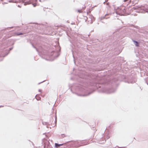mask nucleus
Listing matches in <instances>:
<instances>
[{"instance_id": "nucleus-1", "label": "nucleus", "mask_w": 148, "mask_h": 148, "mask_svg": "<svg viewBox=\"0 0 148 148\" xmlns=\"http://www.w3.org/2000/svg\"><path fill=\"white\" fill-rule=\"evenodd\" d=\"M87 80L84 81L83 83L79 84L77 90L81 93H76L81 96H87L92 93L95 90L98 89L100 92L110 94L115 92L116 89L115 85L112 82L105 77H100L96 75H91L87 77Z\"/></svg>"}, {"instance_id": "nucleus-2", "label": "nucleus", "mask_w": 148, "mask_h": 148, "mask_svg": "<svg viewBox=\"0 0 148 148\" xmlns=\"http://www.w3.org/2000/svg\"><path fill=\"white\" fill-rule=\"evenodd\" d=\"M132 10H136L135 12L139 13H144L148 12V6L147 5L135 6L132 8Z\"/></svg>"}, {"instance_id": "nucleus-3", "label": "nucleus", "mask_w": 148, "mask_h": 148, "mask_svg": "<svg viewBox=\"0 0 148 148\" xmlns=\"http://www.w3.org/2000/svg\"><path fill=\"white\" fill-rule=\"evenodd\" d=\"M60 55L59 51H53L51 53H48L47 56L49 58L46 59V60H48L53 61L58 57Z\"/></svg>"}, {"instance_id": "nucleus-4", "label": "nucleus", "mask_w": 148, "mask_h": 148, "mask_svg": "<svg viewBox=\"0 0 148 148\" xmlns=\"http://www.w3.org/2000/svg\"><path fill=\"white\" fill-rule=\"evenodd\" d=\"M40 28V30L41 29L42 30L41 32H39L40 33L42 34H46L45 32V31L49 32L51 27L50 26H47V25L45 24H40L39 25L38 27V29H39Z\"/></svg>"}, {"instance_id": "nucleus-5", "label": "nucleus", "mask_w": 148, "mask_h": 148, "mask_svg": "<svg viewBox=\"0 0 148 148\" xmlns=\"http://www.w3.org/2000/svg\"><path fill=\"white\" fill-rule=\"evenodd\" d=\"M129 37L131 38H134L135 39H137L138 38H142L143 36L134 30L132 31L130 33H129Z\"/></svg>"}, {"instance_id": "nucleus-6", "label": "nucleus", "mask_w": 148, "mask_h": 148, "mask_svg": "<svg viewBox=\"0 0 148 148\" xmlns=\"http://www.w3.org/2000/svg\"><path fill=\"white\" fill-rule=\"evenodd\" d=\"M90 12L89 11L88 12H87V16L84 18V19L85 22H87L88 24H91L95 20L94 17L91 14H88Z\"/></svg>"}, {"instance_id": "nucleus-7", "label": "nucleus", "mask_w": 148, "mask_h": 148, "mask_svg": "<svg viewBox=\"0 0 148 148\" xmlns=\"http://www.w3.org/2000/svg\"><path fill=\"white\" fill-rule=\"evenodd\" d=\"M115 12L116 14L120 15H125L126 14L125 7L123 6L118 7L117 10H116Z\"/></svg>"}, {"instance_id": "nucleus-8", "label": "nucleus", "mask_w": 148, "mask_h": 148, "mask_svg": "<svg viewBox=\"0 0 148 148\" xmlns=\"http://www.w3.org/2000/svg\"><path fill=\"white\" fill-rule=\"evenodd\" d=\"M71 142V145L74 146H75V147H78L81 146H83L84 145H86L88 144V142L85 141L84 142L82 143V144L79 143V142L78 140L75 141H69L67 142V143H68L69 142Z\"/></svg>"}, {"instance_id": "nucleus-9", "label": "nucleus", "mask_w": 148, "mask_h": 148, "mask_svg": "<svg viewBox=\"0 0 148 148\" xmlns=\"http://www.w3.org/2000/svg\"><path fill=\"white\" fill-rule=\"evenodd\" d=\"M13 48V47H11L8 49H6L5 51H6V52L5 53V54H4V53H3L1 54H0V61H2L3 60V57H5L7 56L8 53H9L10 51Z\"/></svg>"}, {"instance_id": "nucleus-10", "label": "nucleus", "mask_w": 148, "mask_h": 148, "mask_svg": "<svg viewBox=\"0 0 148 148\" xmlns=\"http://www.w3.org/2000/svg\"><path fill=\"white\" fill-rule=\"evenodd\" d=\"M109 15L108 14H106L104 16H102L100 18H99V20L101 21V22L103 23V22L102 21L104 19H107L108 18H109V17H106V16H108Z\"/></svg>"}, {"instance_id": "nucleus-11", "label": "nucleus", "mask_w": 148, "mask_h": 148, "mask_svg": "<svg viewBox=\"0 0 148 148\" xmlns=\"http://www.w3.org/2000/svg\"><path fill=\"white\" fill-rule=\"evenodd\" d=\"M132 41L134 42L135 45L136 47L139 46V42H138L134 40L133 38H131Z\"/></svg>"}, {"instance_id": "nucleus-12", "label": "nucleus", "mask_w": 148, "mask_h": 148, "mask_svg": "<svg viewBox=\"0 0 148 148\" xmlns=\"http://www.w3.org/2000/svg\"><path fill=\"white\" fill-rule=\"evenodd\" d=\"M49 123H50L51 122L49 123L46 122H42V123L44 125H46L47 126V127L48 128L49 127H48V125H50Z\"/></svg>"}, {"instance_id": "nucleus-13", "label": "nucleus", "mask_w": 148, "mask_h": 148, "mask_svg": "<svg viewBox=\"0 0 148 148\" xmlns=\"http://www.w3.org/2000/svg\"><path fill=\"white\" fill-rule=\"evenodd\" d=\"M32 0H30L29 1H27V2H26L24 4V5H26L27 4H30L32 3Z\"/></svg>"}, {"instance_id": "nucleus-14", "label": "nucleus", "mask_w": 148, "mask_h": 148, "mask_svg": "<svg viewBox=\"0 0 148 148\" xmlns=\"http://www.w3.org/2000/svg\"><path fill=\"white\" fill-rule=\"evenodd\" d=\"M35 98L37 100H39L41 98L40 97L36 95L35 96Z\"/></svg>"}, {"instance_id": "nucleus-15", "label": "nucleus", "mask_w": 148, "mask_h": 148, "mask_svg": "<svg viewBox=\"0 0 148 148\" xmlns=\"http://www.w3.org/2000/svg\"><path fill=\"white\" fill-rule=\"evenodd\" d=\"M60 145L59 144H58L57 143H55V148H58V147H59Z\"/></svg>"}, {"instance_id": "nucleus-16", "label": "nucleus", "mask_w": 148, "mask_h": 148, "mask_svg": "<svg viewBox=\"0 0 148 148\" xmlns=\"http://www.w3.org/2000/svg\"><path fill=\"white\" fill-rule=\"evenodd\" d=\"M32 46L34 48H35V49H36V51H37V52H38L39 53V55H40V56H41V55H40V53H39V51H38V50L37 49V48H36L35 47V46L34 45H33V44H32Z\"/></svg>"}, {"instance_id": "nucleus-17", "label": "nucleus", "mask_w": 148, "mask_h": 148, "mask_svg": "<svg viewBox=\"0 0 148 148\" xmlns=\"http://www.w3.org/2000/svg\"><path fill=\"white\" fill-rule=\"evenodd\" d=\"M23 34L21 32L16 33H15V34L17 36H19L20 35Z\"/></svg>"}, {"instance_id": "nucleus-18", "label": "nucleus", "mask_w": 148, "mask_h": 148, "mask_svg": "<svg viewBox=\"0 0 148 148\" xmlns=\"http://www.w3.org/2000/svg\"><path fill=\"white\" fill-rule=\"evenodd\" d=\"M10 3H16L15 1H14L13 0H9L8 1Z\"/></svg>"}, {"instance_id": "nucleus-19", "label": "nucleus", "mask_w": 148, "mask_h": 148, "mask_svg": "<svg viewBox=\"0 0 148 148\" xmlns=\"http://www.w3.org/2000/svg\"><path fill=\"white\" fill-rule=\"evenodd\" d=\"M32 5H33V6L34 7H36V5H37V4H36V3H33Z\"/></svg>"}, {"instance_id": "nucleus-20", "label": "nucleus", "mask_w": 148, "mask_h": 148, "mask_svg": "<svg viewBox=\"0 0 148 148\" xmlns=\"http://www.w3.org/2000/svg\"><path fill=\"white\" fill-rule=\"evenodd\" d=\"M55 122L56 123H56H57V117H56H56H55Z\"/></svg>"}, {"instance_id": "nucleus-21", "label": "nucleus", "mask_w": 148, "mask_h": 148, "mask_svg": "<svg viewBox=\"0 0 148 148\" xmlns=\"http://www.w3.org/2000/svg\"><path fill=\"white\" fill-rule=\"evenodd\" d=\"M65 144H66V143H63V144H59V145H60V146L63 145Z\"/></svg>"}, {"instance_id": "nucleus-22", "label": "nucleus", "mask_w": 148, "mask_h": 148, "mask_svg": "<svg viewBox=\"0 0 148 148\" xmlns=\"http://www.w3.org/2000/svg\"><path fill=\"white\" fill-rule=\"evenodd\" d=\"M119 33V32H116L115 33L114 32H113V34H118V33Z\"/></svg>"}, {"instance_id": "nucleus-23", "label": "nucleus", "mask_w": 148, "mask_h": 148, "mask_svg": "<svg viewBox=\"0 0 148 148\" xmlns=\"http://www.w3.org/2000/svg\"><path fill=\"white\" fill-rule=\"evenodd\" d=\"M78 12L79 13H81V10H78Z\"/></svg>"}, {"instance_id": "nucleus-24", "label": "nucleus", "mask_w": 148, "mask_h": 148, "mask_svg": "<svg viewBox=\"0 0 148 148\" xmlns=\"http://www.w3.org/2000/svg\"><path fill=\"white\" fill-rule=\"evenodd\" d=\"M62 136L63 137H64L65 136V135L64 134H62Z\"/></svg>"}, {"instance_id": "nucleus-25", "label": "nucleus", "mask_w": 148, "mask_h": 148, "mask_svg": "<svg viewBox=\"0 0 148 148\" xmlns=\"http://www.w3.org/2000/svg\"><path fill=\"white\" fill-rule=\"evenodd\" d=\"M38 91L40 92H42V90L41 89H39L38 90Z\"/></svg>"}, {"instance_id": "nucleus-26", "label": "nucleus", "mask_w": 148, "mask_h": 148, "mask_svg": "<svg viewBox=\"0 0 148 148\" xmlns=\"http://www.w3.org/2000/svg\"><path fill=\"white\" fill-rule=\"evenodd\" d=\"M136 80H135L134 82H131V83H134L135 82H136Z\"/></svg>"}, {"instance_id": "nucleus-27", "label": "nucleus", "mask_w": 148, "mask_h": 148, "mask_svg": "<svg viewBox=\"0 0 148 148\" xmlns=\"http://www.w3.org/2000/svg\"><path fill=\"white\" fill-rule=\"evenodd\" d=\"M113 37H114L113 39H115L116 38H117V36H116V37L114 36Z\"/></svg>"}, {"instance_id": "nucleus-28", "label": "nucleus", "mask_w": 148, "mask_h": 148, "mask_svg": "<svg viewBox=\"0 0 148 148\" xmlns=\"http://www.w3.org/2000/svg\"><path fill=\"white\" fill-rule=\"evenodd\" d=\"M129 0H124V2H125L127 1H128Z\"/></svg>"}, {"instance_id": "nucleus-29", "label": "nucleus", "mask_w": 148, "mask_h": 148, "mask_svg": "<svg viewBox=\"0 0 148 148\" xmlns=\"http://www.w3.org/2000/svg\"><path fill=\"white\" fill-rule=\"evenodd\" d=\"M18 7H19V8H21V6H20V5H18Z\"/></svg>"}, {"instance_id": "nucleus-30", "label": "nucleus", "mask_w": 148, "mask_h": 148, "mask_svg": "<svg viewBox=\"0 0 148 148\" xmlns=\"http://www.w3.org/2000/svg\"><path fill=\"white\" fill-rule=\"evenodd\" d=\"M44 81H42V82H40V83H38V84H40L41 83H42V82H43Z\"/></svg>"}, {"instance_id": "nucleus-31", "label": "nucleus", "mask_w": 148, "mask_h": 148, "mask_svg": "<svg viewBox=\"0 0 148 148\" xmlns=\"http://www.w3.org/2000/svg\"><path fill=\"white\" fill-rule=\"evenodd\" d=\"M73 57L74 59V57L73 55ZM74 62H75V60H74Z\"/></svg>"}, {"instance_id": "nucleus-32", "label": "nucleus", "mask_w": 148, "mask_h": 148, "mask_svg": "<svg viewBox=\"0 0 148 148\" xmlns=\"http://www.w3.org/2000/svg\"><path fill=\"white\" fill-rule=\"evenodd\" d=\"M3 107V106H0V107Z\"/></svg>"}, {"instance_id": "nucleus-33", "label": "nucleus", "mask_w": 148, "mask_h": 148, "mask_svg": "<svg viewBox=\"0 0 148 148\" xmlns=\"http://www.w3.org/2000/svg\"><path fill=\"white\" fill-rule=\"evenodd\" d=\"M13 27H10V28H13Z\"/></svg>"}, {"instance_id": "nucleus-34", "label": "nucleus", "mask_w": 148, "mask_h": 148, "mask_svg": "<svg viewBox=\"0 0 148 148\" xmlns=\"http://www.w3.org/2000/svg\"><path fill=\"white\" fill-rule=\"evenodd\" d=\"M82 8H83L84 9L85 8V7H84V8L83 7Z\"/></svg>"}, {"instance_id": "nucleus-35", "label": "nucleus", "mask_w": 148, "mask_h": 148, "mask_svg": "<svg viewBox=\"0 0 148 148\" xmlns=\"http://www.w3.org/2000/svg\"><path fill=\"white\" fill-rule=\"evenodd\" d=\"M106 1L105 2H103V3H104V4H105V3Z\"/></svg>"}, {"instance_id": "nucleus-36", "label": "nucleus", "mask_w": 148, "mask_h": 148, "mask_svg": "<svg viewBox=\"0 0 148 148\" xmlns=\"http://www.w3.org/2000/svg\"><path fill=\"white\" fill-rule=\"evenodd\" d=\"M136 15H136V14H134V16H136Z\"/></svg>"}, {"instance_id": "nucleus-37", "label": "nucleus", "mask_w": 148, "mask_h": 148, "mask_svg": "<svg viewBox=\"0 0 148 148\" xmlns=\"http://www.w3.org/2000/svg\"><path fill=\"white\" fill-rule=\"evenodd\" d=\"M42 55H45V54H43V53H42Z\"/></svg>"}, {"instance_id": "nucleus-38", "label": "nucleus", "mask_w": 148, "mask_h": 148, "mask_svg": "<svg viewBox=\"0 0 148 148\" xmlns=\"http://www.w3.org/2000/svg\"><path fill=\"white\" fill-rule=\"evenodd\" d=\"M41 57H42V58H43V56H41Z\"/></svg>"}, {"instance_id": "nucleus-39", "label": "nucleus", "mask_w": 148, "mask_h": 148, "mask_svg": "<svg viewBox=\"0 0 148 148\" xmlns=\"http://www.w3.org/2000/svg\"><path fill=\"white\" fill-rule=\"evenodd\" d=\"M14 44V43H13L12 44V45H13Z\"/></svg>"}, {"instance_id": "nucleus-40", "label": "nucleus", "mask_w": 148, "mask_h": 148, "mask_svg": "<svg viewBox=\"0 0 148 148\" xmlns=\"http://www.w3.org/2000/svg\"><path fill=\"white\" fill-rule=\"evenodd\" d=\"M108 3H107V5H108Z\"/></svg>"}, {"instance_id": "nucleus-41", "label": "nucleus", "mask_w": 148, "mask_h": 148, "mask_svg": "<svg viewBox=\"0 0 148 148\" xmlns=\"http://www.w3.org/2000/svg\"><path fill=\"white\" fill-rule=\"evenodd\" d=\"M106 1H108V0H105Z\"/></svg>"}, {"instance_id": "nucleus-42", "label": "nucleus", "mask_w": 148, "mask_h": 148, "mask_svg": "<svg viewBox=\"0 0 148 148\" xmlns=\"http://www.w3.org/2000/svg\"><path fill=\"white\" fill-rule=\"evenodd\" d=\"M131 29L132 30H133V29Z\"/></svg>"}]
</instances>
